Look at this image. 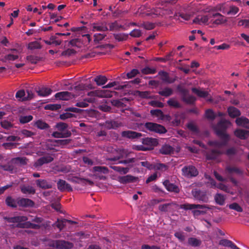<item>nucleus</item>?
<instances>
[{"label":"nucleus","mask_w":249,"mask_h":249,"mask_svg":"<svg viewBox=\"0 0 249 249\" xmlns=\"http://www.w3.org/2000/svg\"><path fill=\"white\" fill-rule=\"evenodd\" d=\"M104 125L108 129H116L121 126V123L114 120H108L105 122Z\"/></svg>","instance_id":"412c9836"},{"label":"nucleus","mask_w":249,"mask_h":249,"mask_svg":"<svg viewBox=\"0 0 249 249\" xmlns=\"http://www.w3.org/2000/svg\"><path fill=\"white\" fill-rule=\"evenodd\" d=\"M230 209L234 210L238 212H243L242 208L237 203L234 202L229 205Z\"/></svg>","instance_id":"5fc2aeb1"},{"label":"nucleus","mask_w":249,"mask_h":249,"mask_svg":"<svg viewBox=\"0 0 249 249\" xmlns=\"http://www.w3.org/2000/svg\"><path fill=\"white\" fill-rule=\"evenodd\" d=\"M28 159L25 157H18L11 159V163L14 166H23L27 164Z\"/></svg>","instance_id":"9b49d317"},{"label":"nucleus","mask_w":249,"mask_h":249,"mask_svg":"<svg viewBox=\"0 0 249 249\" xmlns=\"http://www.w3.org/2000/svg\"><path fill=\"white\" fill-rule=\"evenodd\" d=\"M2 127L6 129H9L13 127V124L7 120H3L0 122Z\"/></svg>","instance_id":"e2e57ef3"},{"label":"nucleus","mask_w":249,"mask_h":249,"mask_svg":"<svg viewBox=\"0 0 249 249\" xmlns=\"http://www.w3.org/2000/svg\"><path fill=\"white\" fill-rule=\"evenodd\" d=\"M181 100L187 104L193 105L195 103L196 98L192 95H185L181 96Z\"/></svg>","instance_id":"72a5a7b5"},{"label":"nucleus","mask_w":249,"mask_h":249,"mask_svg":"<svg viewBox=\"0 0 249 249\" xmlns=\"http://www.w3.org/2000/svg\"><path fill=\"white\" fill-rule=\"evenodd\" d=\"M181 209H183L185 210H192V213L194 216H198L201 214H204L206 213V211L202 210H195L196 209H207L211 210L212 208L208 206L207 205H200V204H184L180 206Z\"/></svg>","instance_id":"f03ea898"},{"label":"nucleus","mask_w":249,"mask_h":249,"mask_svg":"<svg viewBox=\"0 0 249 249\" xmlns=\"http://www.w3.org/2000/svg\"><path fill=\"white\" fill-rule=\"evenodd\" d=\"M138 159L136 158H132L127 159L124 160H122L118 161V163L124 164H128L130 165V163H133L137 161Z\"/></svg>","instance_id":"4d7b16f0"},{"label":"nucleus","mask_w":249,"mask_h":249,"mask_svg":"<svg viewBox=\"0 0 249 249\" xmlns=\"http://www.w3.org/2000/svg\"><path fill=\"white\" fill-rule=\"evenodd\" d=\"M182 175L188 178L195 177L198 175L197 169L193 165L185 166L182 168Z\"/></svg>","instance_id":"423d86ee"},{"label":"nucleus","mask_w":249,"mask_h":249,"mask_svg":"<svg viewBox=\"0 0 249 249\" xmlns=\"http://www.w3.org/2000/svg\"><path fill=\"white\" fill-rule=\"evenodd\" d=\"M113 36L117 41H123L127 39L128 35L124 33L114 34Z\"/></svg>","instance_id":"a18cd8bd"},{"label":"nucleus","mask_w":249,"mask_h":249,"mask_svg":"<svg viewBox=\"0 0 249 249\" xmlns=\"http://www.w3.org/2000/svg\"><path fill=\"white\" fill-rule=\"evenodd\" d=\"M53 158L51 156H43L38 159L34 164V166L37 168L41 166L44 164L49 163L53 161Z\"/></svg>","instance_id":"f8f14e48"},{"label":"nucleus","mask_w":249,"mask_h":249,"mask_svg":"<svg viewBox=\"0 0 249 249\" xmlns=\"http://www.w3.org/2000/svg\"><path fill=\"white\" fill-rule=\"evenodd\" d=\"M5 219L9 223H17L25 222L28 218L26 216H16L14 217H6Z\"/></svg>","instance_id":"a211bd4d"},{"label":"nucleus","mask_w":249,"mask_h":249,"mask_svg":"<svg viewBox=\"0 0 249 249\" xmlns=\"http://www.w3.org/2000/svg\"><path fill=\"white\" fill-rule=\"evenodd\" d=\"M47 242L49 247L56 249H71L74 246L72 243L64 240L49 239Z\"/></svg>","instance_id":"f257e3e1"},{"label":"nucleus","mask_w":249,"mask_h":249,"mask_svg":"<svg viewBox=\"0 0 249 249\" xmlns=\"http://www.w3.org/2000/svg\"><path fill=\"white\" fill-rule=\"evenodd\" d=\"M87 88H91L90 85H89V86H87L85 84L81 83L74 87L71 86L69 88V89L72 90L73 89H74L75 91H79L84 90L87 89Z\"/></svg>","instance_id":"a19ab883"},{"label":"nucleus","mask_w":249,"mask_h":249,"mask_svg":"<svg viewBox=\"0 0 249 249\" xmlns=\"http://www.w3.org/2000/svg\"><path fill=\"white\" fill-rule=\"evenodd\" d=\"M114 92L107 89H103L101 90H96L90 91L88 93V95L90 96H98L102 98H110L113 96Z\"/></svg>","instance_id":"0eeeda50"},{"label":"nucleus","mask_w":249,"mask_h":249,"mask_svg":"<svg viewBox=\"0 0 249 249\" xmlns=\"http://www.w3.org/2000/svg\"><path fill=\"white\" fill-rule=\"evenodd\" d=\"M58 189L61 192L67 191L68 192H72V188L71 185L68 183L65 180L59 179L57 182Z\"/></svg>","instance_id":"9d476101"},{"label":"nucleus","mask_w":249,"mask_h":249,"mask_svg":"<svg viewBox=\"0 0 249 249\" xmlns=\"http://www.w3.org/2000/svg\"><path fill=\"white\" fill-rule=\"evenodd\" d=\"M228 112L229 115L232 118L240 116L241 112L240 110L234 107H230L228 108Z\"/></svg>","instance_id":"cd10ccee"},{"label":"nucleus","mask_w":249,"mask_h":249,"mask_svg":"<svg viewBox=\"0 0 249 249\" xmlns=\"http://www.w3.org/2000/svg\"><path fill=\"white\" fill-rule=\"evenodd\" d=\"M177 89L178 91L181 94V96L188 95L189 93V90L183 88L180 85H178L177 87Z\"/></svg>","instance_id":"69168bd1"},{"label":"nucleus","mask_w":249,"mask_h":249,"mask_svg":"<svg viewBox=\"0 0 249 249\" xmlns=\"http://www.w3.org/2000/svg\"><path fill=\"white\" fill-rule=\"evenodd\" d=\"M61 106L60 104H48L45 106V109L51 110H57L60 109Z\"/></svg>","instance_id":"603ef678"},{"label":"nucleus","mask_w":249,"mask_h":249,"mask_svg":"<svg viewBox=\"0 0 249 249\" xmlns=\"http://www.w3.org/2000/svg\"><path fill=\"white\" fill-rule=\"evenodd\" d=\"M219 137L220 139L221 140V141H210L209 142V144L210 146H214L218 148H220L223 146H226L229 140L230 137H226V138H223L221 136H217Z\"/></svg>","instance_id":"1a4fd4ad"},{"label":"nucleus","mask_w":249,"mask_h":249,"mask_svg":"<svg viewBox=\"0 0 249 249\" xmlns=\"http://www.w3.org/2000/svg\"><path fill=\"white\" fill-rule=\"evenodd\" d=\"M223 152L217 149H211L207 152L206 157V159L208 160H215L218 158Z\"/></svg>","instance_id":"2eb2a0df"},{"label":"nucleus","mask_w":249,"mask_h":249,"mask_svg":"<svg viewBox=\"0 0 249 249\" xmlns=\"http://www.w3.org/2000/svg\"><path fill=\"white\" fill-rule=\"evenodd\" d=\"M121 135L123 137L130 139H135L140 138L142 136L141 133L133 131L131 130H126L122 131Z\"/></svg>","instance_id":"ddd939ff"},{"label":"nucleus","mask_w":249,"mask_h":249,"mask_svg":"<svg viewBox=\"0 0 249 249\" xmlns=\"http://www.w3.org/2000/svg\"><path fill=\"white\" fill-rule=\"evenodd\" d=\"M235 123L238 126L249 129V120L246 117L243 116L238 117L236 119Z\"/></svg>","instance_id":"5701e85b"},{"label":"nucleus","mask_w":249,"mask_h":249,"mask_svg":"<svg viewBox=\"0 0 249 249\" xmlns=\"http://www.w3.org/2000/svg\"><path fill=\"white\" fill-rule=\"evenodd\" d=\"M27 59L32 64H34L37 63L40 60L39 57L32 55L27 56Z\"/></svg>","instance_id":"bf43d9fd"},{"label":"nucleus","mask_w":249,"mask_h":249,"mask_svg":"<svg viewBox=\"0 0 249 249\" xmlns=\"http://www.w3.org/2000/svg\"><path fill=\"white\" fill-rule=\"evenodd\" d=\"M158 74L160 76V79L163 82L166 83V82L168 80L169 75L168 73L167 72L164 71H160L159 72Z\"/></svg>","instance_id":"052dcab7"},{"label":"nucleus","mask_w":249,"mask_h":249,"mask_svg":"<svg viewBox=\"0 0 249 249\" xmlns=\"http://www.w3.org/2000/svg\"><path fill=\"white\" fill-rule=\"evenodd\" d=\"M192 91L199 97L206 98L209 95L207 91L199 90L196 88H192Z\"/></svg>","instance_id":"ea45409f"},{"label":"nucleus","mask_w":249,"mask_h":249,"mask_svg":"<svg viewBox=\"0 0 249 249\" xmlns=\"http://www.w3.org/2000/svg\"><path fill=\"white\" fill-rule=\"evenodd\" d=\"M142 72L144 74H154L156 72V70L155 68H150L149 67H145L142 70Z\"/></svg>","instance_id":"864d4df0"},{"label":"nucleus","mask_w":249,"mask_h":249,"mask_svg":"<svg viewBox=\"0 0 249 249\" xmlns=\"http://www.w3.org/2000/svg\"><path fill=\"white\" fill-rule=\"evenodd\" d=\"M160 152L162 154L169 155L174 152V148L170 145L164 144L160 149Z\"/></svg>","instance_id":"2f4dec72"},{"label":"nucleus","mask_w":249,"mask_h":249,"mask_svg":"<svg viewBox=\"0 0 249 249\" xmlns=\"http://www.w3.org/2000/svg\"><path fill=\"white\" fill-rule=\"evenodd\" d=\"M158 94L164 97H169L173 94V90L169 87H165L162 90L159 91Z\"/></svg>","instance_id":"c9c22d12"},{"label":"nucleus","mask_w":249,"mask_h":249,"mask_svg":"<svg viewBox=\"0 0 249 249\" xmlns=\"http://www.w3.org/2000/svg\"><path fill=\"white\" fill-rule=\"evenodd\" d=\"M214 200L216 204L223 206L225 204L226 197L221 194L217 193L214 196Z\"/></svg>","instance_id":"473e14b6"},{"label":"nucleus","mask_w":249,"mask_h":249,"mask_svg":"<svg viewBox=\"0 0 249 249\" xmlns=\"http://www.w3.org/2000/svg\"><path fill=\"white\" fill-rule=\"evenodd\" d=\"M45 43L48 45L54 44L55 46L59 45L61 41L59 40H56V37L54 36H52L50 37L49 40H44Z\"/></svg>","instance_id":"49530a36"},{"label":"nucleus","mask_w":249,"mask_h":249,"mask_svg":"<svg viewBox=\"0 0 249 249\" xmlns=\"http://www.w3.org/2000/svg\"><path fill=\"white\" fill-rule=\"evenodd\" d=\"M71 133L70 131H67L66 132L62 133L57 131H55L52 134V136L54 138H68L71 136Z\"/></svg>","instance_id":"f704fd0d"},{"label":"nucleus","mask_w":249,"mask_h":249,"mask_svg":"<svg viewBox=\"0 0 249 249\" xmlns=\"http://www.w3.org/2000/svg\"><path fill=\"white\" fill-rule=\"evenodd\" d=\"M163 185L168 191L173 192L176 193L179 192V189L178 186L171 183L169 180H166L163 182Z\"/></svg>","instance_id":"6ab92c4d"},{"label":"nucleus","mask_w":249,"mask_h":249,"mask_svg":"<svg viewBox=\"0 0 249 249\" xmlns=\"http://www.w3.org/2000/svg\"><path fill=\"white\" fill-rule=\"evenodd\" d=\"M133 166V165H129L127 167L111 165L110 167L120 174H126L129 172L130 168H132Z\"/></svg>","instance_id":"393cba45"},{"label":"nucleus","mask_w":249,"mask_h":249,"mask_svg":"<svg viewBox=\"0 0 249 249\" xmlns=\"http://www.w3.org/2000/svg\"><path fill=\"white\" fill-rule=\"evenodd\" d=\"M1 167L4 171H9L11 172H12L15 168L14 164L11 163V160L9 162L2 165Z\"/></svg>","instance_id":"8fccbe9b"},{"label":"nucleus","mask_w":249,"mask_h":249,"mask_svg":"<svg viewBox=\"0 0 249 249\" xmlns=\"http://www.w3.org/2000/svg\"><path fill=\"white\" fill-rule=\"evenodd\" d=\"M12 53L6 55L4 59L6 61H14L18 58V51L15 49L11 50Z\"/></svg>","instance_id":"c756f323"},{"label":"nucleus","mask_w":249,"mask_h":249,"mask_svg":"<svg viewBox=\"0 0 249 249\" xmlns=\"http://www.w3.org/2000/svg\"><path fill=\"white\" fill-rule=\"evenodd\" d=\"M140 73V71L138 70L134 69H132L130 72H128L126 74V76L128 79L134 77L137 74Z\"/></svg>","instance_id":"0e129e2a"},{"label":"nucleus","mask_w":249,"mask_h":249,"mask_svg":"<svg viewBox=\"0 0 249 249\" xmlns=\"http://www.w3.org/2000/svg\"><path fill=\"white\" fill-rule=\"evenodd\" d=\"M225 172L229 175H231L234 173L237 175H241L243 173L242 170L241 169L235 166H231L226 167L225 169Z\"/></svg>","instance_id":"bb28decb"},{"label":"nucleus","mask_w":249,"mask_h":249,"mask_svg":"<svg viewBox=\"0 0 249 249\" xmlns=\"http://www.w3.org/2000/svg\"><path fill=\"white\" fill-rule=\"evenodd\" d=\"M41 45L39 42L37 41L31 42L28 44V48L31 50L41 49Z\"/></svg>","instance_id":"09e8293b"},{"label":"nucleus","mask_w":249,"mask_h":249,"mask_svg":"<svg viewBox=\"0 0 249 249\" xmlns=\"http://www.w3.org/2000/svg\"><path fill=\"white\" fill-rule=\"evenodd\" d=\"M206 117L210 120H213L215 118V115L211 109H207L205 111Z\"/></svg>","instance_id":"6e6d98bb"},{"label":"nucleus","mask_w":249,"mask_h":249,"mask_svg":"<svg viewBox=\"0 0 249 249\" xmlns=\"http://www.w3.org/2000/svg\"><path fill=\"white\" fill-rule=\"evenodd\" d=\"M144 127L150 131L154 132L160 134H163L166 132L165 128L160 124L152 122H147L144 124Z\"/></svg>","instance_id":"20e7f679"},{"label":"nucleus","mask_w":249,"mask_h":249,"mask_svg":"<svg viewBox=\"0 0 249 249\" xmlns=\"http://www.w3.org/2000/svg\"><path fill=\"white\" fill-rule=\"evenodd\" d=\"M35 124L38 129L42 130L46 129L49 127V124L41 120H37Z\"/></svg>","instance_id":"c03bdc74"},{"label":"nucleus","mask_w":249,"mask_h":249,"mask_svg":"<svg viewBox=\"0 0 249 249\" xmlns=\"http://www.w3.org/2000/svg\"><path fill=\"white\" fill-rule=\"evenodd\" d=\"M192 195L195 199L198 200L199 202L207 203L209 201V197L205 191L195 189L192 190Z\"/></svg>","instance_id":"39448f33"},{"label":"nucleus","mask_w":249,"mask_h":249,"mask_svg":"<svg viewBox=\"0 0 249 249\" xmlns=\"http://www.w3.org/2000/svg\"><path fill=\"white\" fill-rule=\"evenodd\" d=\"M149 104L154 107L162 108L164 107V104L158 101H151L149 102Z\"/></svg>","instance_id":"774afa93"},{"label":"nucleus","mask_w":249,"mask_h":249,"mask_svg":"<svg viewBox=\"0 0 249 249\" xmlns=\"http://www.w3.org/2000/svg\"><path fill=\"white\" fill-rule=\"evenodd\" d=\"M68 124L64 123H57L55 125V127L58 129V130L60 131H63L68 127Z\"/></svg>","instance_id":"338daca9"},{"label":"nucleus","mask_w":249,"mask_h":249,"mask_svg":"<svg viewBox=\"0 0 249 249\" xmlns=\"http://www.w3.org/2000/svg\"><path fill=\"white\" fill-rule=\"evenodd\" d=\"M94 81L97 85L101 86L106 83L107 81V78L105 76L100 75L97 76L94 78Z\"/></svg>","instance_id":"58836bf2"},{"label":"nucleus","mask_w":249,"mask_h":249,"mask_svg":"<svg viewBox=\"0 0 249 249\" xmlns=\"http://www.w3.org/2000/svg\"><path fill=\"white\" fill-rule=\"evenodd\" d=\"M5 203L8 206L13 208H16L18 205V198L16 199L12 198L10 196H8L5 199Z\"/></svg>","instance_id":"7c9ffc66"},{"label":"nucleus","mask_w":249,"mask_h":249,"mask_svg":"<svg viewBox=\"0 0 249 249\" xmlns=\"http://www.w3.org/2000/svg\"><path fill=\"white\" fill-rule=\"evenodd\" d=\"M188 242L190 246L194 247L199 246L201 243V241L200 240H199L194 237L189 238L188 239Z\"/></svg>","instance_id":"37998d69"},{"label":"nucleus","mask_w":249,"mask_h":249,"mask_svg":"<svg viewBox=\"0 0 249 249\" xmlns=\"http://www.w3.org/2000/svg\"><path fill=\"white\" fill-rule=\"evenodd\" d=\"M20 189L23 194L34 195L36 193V189L30 185H22L20 186Z\"/></svg>","instance_id":"4be33fe9"},{"label":"nucleus","mask_w":249,"mask_h":249,"mask_svg":"<svg viewBox=\"0 0 249 249\" xmlns=\"http://www.w3.org/2000/svg\"><path fill=\"white\" fill-rule=\"evenodd\" d=\"M231 125V123L229 120L224 119H221L214 127L217 136H221L223 138L230 137L226 133V130Z\"/></svg>","instance_id":"7ed1b4c3"},{"label":"nucleus","mask_w":249,"mask_h":249,"mask_svg":"<svg viewBox=\"0 0 249 249\" xmlns=\"http://www.w3.org/2000/svg\"><path fill=\"white\" fill-rule=\"evenodd\" d=\"M167 103L169 106L172 107L176 108H180L182 107L181 105L175 98H170L167 101Z\"/></svg>","instance_id":"4c0bfd02"},{"label":"nucleus","mask_w":249,"mask_h":249,"mask_svg":"<svg viewBox=\"0 0 249 249\" xmlns=\"http://www.w3.org/2000/svg\"><path fill=\"white\" fill-rule=\"evenodd\" d=\"M76 51L73 49H68L61 53L62 56H70L76 53Z\"/></svg>","instance_id":"680f3d73"},{"label":"nucleus","mask_w":249,"mask_h":249,"mask_svg":"<svg viewBox=\"0 0 249 249\" xmlns=\"http://www.w3.org/2000/svg\"><path fill=\"white\" fill-rule=\"evenodd\" d=\"M33 119V117L30 115L28 116H21L19 118V122L21 124H26L32 121Z\"/></svg>","instance_id":"13d9d810"},{"label":"nucleus","mask_w":249,"mask_h":249,"mask_svg":"<svg viewBox=\"0 0 249 249\" xmlns=\"http://www.w3.org/2000/svg\"><path fill=\"white\" fill-rule=\"evenodd\" d=\"M77 95V94L75 95L68 91H61L56 93L55 95V97L60 100H68Z\"/></svg>","instance_id":"f3484780"},{"label":"nucleus","mask_w":249,"mask_h":249,"mask_svg":"<svg viewBox=\"0 0 249 249\" xmlns=\"http://www.w3.org/2000/svg\"><path fill=\"white\" fill-rule=\"evenodd\" d=\"M142 142L144 145L151 147L157 146L158 144L157 139L149 137L142 139Z\"/></svg>","instance_id":"b1692460"},{"label":"nucleus","mask_w":249,"mask_h":249,"mask_svg":"<svg viewBox=\"0 0 249 249\" xmlns=\"http://www.w3.org/2000/svg\"><path fill=\"white\" fill-rule=\"evenodd\" d=\"M94 172L107 174L109 173V170L107 167L97 166L93 167Z\"/></svg>","instance_id":"de8ad7c7"},{"label":"nucleus","mask_w":249,"mask_h":249,"mask_svg":"<svg viewBox=\"0 0 249 249\" xmlns=\"http://www.w3.org/2000/svg\"><path fill=\"white\" fill-rule=\"evenodd\" d=\"M209 18L207 16H198L195 18L193 20L194 23L201 24L206 23L208 21Z\"/></svg>","instance_id":"e433bc0d"},{"label":"nucleus","mask_w":249,"mask_h":249,"mask_svg":"<svg viewBox=\"0 0 249 249\" xmlns=\"http://www.w3.org/2000/svg\"><path fill=\"white\" fill-rule=\"evenodd\" d=\"M36 182L37 186L42 189H51L53 187L52 182L46 179H37Z\"/></svg>","instance_id":"dca6fc26"},{"label":"nucleus","mask_w":249,"mask_h":249,"mask_svg":"<svg viewBox=\"0 0 249 249\" xmlns=\"http://www.w3.org/2000/svg\"><path fill=\"white\" fill-rule=\"evenodd\" d=\"M106 22H98L93 23L92 24V31L106 32L108 30Z\"/></svg>","instance_id":"4468645a"},{"label":"nucleus","mask_w":249,"mask_h":249,"mask_svg":"<svg viewBox=\"0 0 249 249\" xmlns=\"http://www.w3.org/2000/svg\"><path fill=\"white\" fill-rule=\"evenodd\" d=\"M235 135L242 140H245L247 137L249 136V130L237 129L234 131Z\"/></svg>","instance_id":"c85d7f7f"},{"label":"nucleus","mask_w":249,"mask_h":249,"mask_svg":"<svg viewBox=\"0 0 249 249\" xmlns=\"http://www.w3.org/2000/svg\"><path fill=\"white\" fill-rule=\"evenodd\" d=\"M138 178L130 175H127L124 176L119 177L118 181L122 184H127L135 181Z\"/></svg>","instance_id":"aec40b11"},{"label":"nucleus","mask_w":249,"mask_h":249,"mask_svg":"<svg viewBox=\"0 0 249 249\" xmlns=\"http://www.w3.org/2000/svg\"><path fill=\"white\" fill-rule=\"evenodd\" d=\"M18 206L24 208H33L35 206V203L32 200L23 197L18 198Z\"/></svg>","instance_id":"6e6552de"},{"label":"nucleus","mask_w":249,"mask_h":249,"mask_svg":"<svg viewBox=\"0 0 249 249\" xmlns=\"http://www.w3.org/2000/svg\"><path fill=\"white\" fill-rule=\"evenodd\" d=\"M137 93H138V95L143 99H152L153 98V96L151 95V92L148 91H137Z\"/></svg>","instance_id":"79ce46f5"},{"label":"nucleus","mask_w":249,"mask_h":249,"mask_svg":"<svg viewBox=\"0 0 249 249\" xmlns=\"http://www.w3.org/2000/svg\"><path fill=\"white\" fill-rule=\"evenodd\" d=\"M66 219H63L60 220L57 219L56 222L53 224V226H55L61 231L65 226V223L66 222Z\"/></svg>","instance_id":"3c124183"},{"label":"nucleus","mask_w":249,"mask_h":249,"mask_svg":"<svg viewBox=\"0 0 249 249\" xmlns=\"http://www.w3.org/2000/svg\"><path fill=\"white\" fill-rule=\"evenodd\" d=\"M52 91V90L50 88L46 87H42L36 89V92L38 93V95L42 97H46L49 95Z\"/></svg>","instance_id":"a878e982"}]
</instances>
